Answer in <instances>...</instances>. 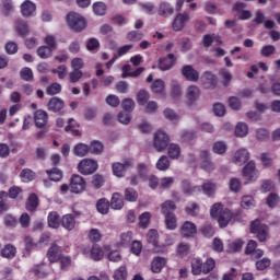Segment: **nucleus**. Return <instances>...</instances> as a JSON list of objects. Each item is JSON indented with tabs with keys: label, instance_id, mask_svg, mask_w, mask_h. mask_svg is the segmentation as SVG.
<instances>
[{
	"label": "nucleus",
	"instance_id": "obj_1",
	"mask_svg": "<svg viewBox=\"0 0 280 280\" xmlns=\"http://www.w3.org/2000/svg\"><path fill=\"white\" fill-rule=\"evenodd\" d=\"M161 208L163 215H165L166 229H168V231H175L177 226L176 214H174V211H176V203L172 200H166L161 205Z\"/></svg>",
	"mask_w": 280,
	"mask_h": 280
},
{
	"label": "nucleus",
	"instance_id": "obj_2",
	"mask_svg": "<svg viewBox=\"0 0 280 280\" xmlns=\"http://www.w3.org/2000/svg\"><path fill=\"white\" fill-rule=\"evenodd\" d=\"M250 233L256 235L259 242H268V240H270V228L261 223L259 219H255L250 222Z\"/></svg>",
	"mask_w": 280,
	"mask_h": 280
},
{
	"label": "nucleus",
	"instance_id": "obj_3",
	"mask_svg": "<svg viewBox=\"0 0 280 280\" xmlns=\"http://www.w3.org/2000/svg\"><path fill=\"white\" fill-rule=\"evenodd\" d=\"M67 23L72 32H82V30L86 28V20L82 15L74 12L67 15Z\"/></svg>",
	"mask_w": 280,
	"mask_h": 280
},
{
	"label": "nucleus",
	"instance_id": "obj_4",
	"mask_svg": "<svg viewBox=\"0 0 280 280\" xmlns=\"http://www.w3.org/2000/svg\"><path fill=\"white\" fill-rule=\"evenodd\" d=\"M97 161L92 159H83L78 164V172L83 174V176H91V174H95L97 172Z\"/></svg>",
	"mask_w": 280,
	"mask_h": 280
},
{
	"label": "nucleus",
	"instance_id": "obj_5",
	"mask_svg": "<svg viewBox=\"0 0 280 280\" xmlns=\"http://www.w3.org/2000/svg\"><path fill=\"white\" fill-rule=\"evenodd\" d=\"M170 145V136L165 131L159 130L154 133L153 148L156 152H164Z\"/></svg>",
	"mask_w": 280,
	"mask_h": 280
},
{
	"label": "nucleus",
	"instance_id": "obj_6",
	"mask_svg": "<svg viewBox=\"0 0 280 280\" xmlns=\"http://www.w3.org/2000/svg\"><path fill=\"white\" fill-rule=\"evenodd\" d=\"M128 167H132V159L128 158L120 162H115L112 165L113 174L114 176H117L118 178H124L126 176V171Z\"/></svg>",
	"mask_w": 280,
	"mask_h": 280
},
{
	"label": "nucleus",
	"instance_id": "obj_7",
	"mask_svg": "<svg viewBox=\"0 0 280 280\" xmlns=\"http://www.w3.org/2000/svg\"><path fill=\"white\" fill-rule=\"evenodd\" d=\"M84 189H86V180H84V177L73 174L70 178L71 194H82Z\"/></svg>",
	"mask_w": 280,
	"mask_h": 280
},
{
	"label": "nucleus",
	"instance_id": "obj_8",
	"mask_svg": "<svg viewBox=\"0 0 280 280\" xmlns=\"http://www.w3.org/2000/svg\"><path fill=\"white\" fill-rule=\"evenodd\" d=\"M198 233V226L191 221H186L179 228V234L185 240H189V237H194Z\"/></svg>",
	"mask_w": 280,
	"mask_h": 280
},
{
	"label": "nucleus",
	"instance_id": "obj_9",
	"mask_svg": "<svg viewBox=\"0 0 280 280\" xmlns=\"http://www.w3.org/2000/svg\"><path fill=\"white\" fill-rule=\"evenodd\" d=\"M200 98V88L197 85H189L186 90V104L187 106H194Z\"/></svg>",
	"mask_w": 280,
	"mask_h": 280
},
{
	"label": "nucleus",
	"instance_id": "obj_10",
	"mask_svg": "<svg viewBox=\"0 0 280 280\" xmlns=\"http://www.w3.org/2000/svg\"><path fill=\"white\" fill-rule=\"evenodd\" d=\"M180 73L183 78H186L188 82H198L200 80V73L194 69V66L186 65L182 68Z\"/></svg>",
	"mask_w": 280,
	"mask_h": 280
},
{
	"label": "nucleus",
	"instance_id": "obj_11",
	"mask_svg": "<svg viewBox=\"0 0 280 280\" xmlns=\"http://www.w3.org/2000/svg\"><path fill=\"white\" fill-rule=\"evenodd\" d=\"M156 13L162 19H170V16H174V5L167 1H161L156 8Z\"/></svg>",
	"mask_w": 280,
	"mask_h": 280
},
{
	"label": "nucleus",
	"instance_id": "obj_12",
	"mask_svg": "<svg viewBox=\"0 0 280 280\" xmlns=\"http://www.w3.org/2000/svg\"><path fill=\"white\" fill-rule=\"evenodd\" d=\"M243 176L247 179V183L257 180V166L255 165V161H250L244 166Z\"/></svg>",
	"mask_w": 280,
	"mask_h": 280
},
{
	"label": "nucleus",
	"instance_id": "obj_13",
	"mask_svg": "<svg viewBox=\"0 0 280 280\" xmlns=\"http://www.w3.org/2000/svg\"><path fill=\"white\" fill-rule=\"evenodd\" d=\"M201 83L205 89H215L218 86V77L211 71H206L201 75Z\"/></svg>",
	"mask_w": 280,
	"mask_h": 280
},
{
	"label": "nucleus",
	"instance_id": "obj_14",
	"mask_svg": "<svg viewBox=\"0 0 280 280\" xmlns=\"http://www.w3.org/2000/svg\"><path fill=\"white\" fill-rule=\"evenodd\" d=\"M174 65H176V58L174 54H168L167 57L159 59L158 68L160 71H170Z\"/></svg>",
	"mask_w": 280,
	"mask_h": 280
},
{
	"label": "nucleus",
	"instance_id": "obj_15",
	"mask_svg": "<svg viewBox=\"0 0 280 280\" xmlns=\"http://www.w3.org/2000/svg\"><path fill=\"white\" fill-rule=\"evenodd\" d=\"M189 13H178L173 20V30L174 32H180L189 21Z\"/></svg>",
	"mask_w": 280,
	"mask_h": 280
},
{
	"label": "nucleus",
	"instance_id": "obj_16",
	"mask_svg": "<svg viewBox=\"0 0 280 280\" xmlns=\"http://www.w3.org/2000/svg\"><path fill=\"white\" fill-rule=\"evenodd\" d=\"M62 257V247L52 244L47 252V258L50 264H56V261H60Z\"/></svg>",
	"mask_w": 280,
	"mask_h": 280
},
{
	"label": "nucleus",
	"instance_id": "obj_17",
	"mask_svg": "<svg viewBox=\"0 0 280 280\" xmlns=\"http://www.w3.org/2000/svg\"><path fill=\"white\" fill-rule=\"evenodd\" d=\"M48 119L49 115L43 109H37L34 113V124L36 128H45V126H47Z\"/></svg>",
	"mask_w": 280,
	"mask_h": 280
},
{
	"label": "nucleus",
	"instance_id": "obj_18",
	"mask_svg": "<svg viewBox=\"0 0 280 280\" xmlns=\"http://www.w3.org/2000/svg\"><path fill=\"white\" fill-rule=\"evenodd\" d=\"M47 108L50 113H60L65 108V101L60 97H51L47 103Z\"/></svg>",
	"mask_w": 280,
	"mask_h": 280
},
{
	"label": "nucleus",
	"instance_id": "obj_19",
	"mask_svg": "<svg viewBox=\"0 0 280 280\" xmlns=\"http://www.w3.org/2000/svg\"><path fill=\"white\" fill-rule=\"evenodd\" d=\"M199 158L201 160V168L205 170V172H213V170H215V165L209 160V151H201Z\"/></svg>",
	"mask_w": 280,
	"mask_h": 280
},
{
	"label": "nucleus",
	"instance_id": "obj_20",
	"mask_svg": "<svg viewBox=\"0 0 280 280\" xmlns=\"http://www.w3.org/2000/svg\"><path fill=\"white\" fill-rule=\"evenodd\" d=\"M250 159V153L248 152L247 149H240L238 151L235 152L233 162L236 165H244Z\"/></svg>",
	"mask_w": 280,
	"mask_h": 280
},
{
	"label": "nucleus",
	"instance_id": "obj_21",
	"mask_svg": "<svg viewBox=\"0 0 280 280\" xmlns=\"http://www.w3.org/2000/svg\"><path fill=\"white\" fill-rule=\"evenodd\" d=\"M165 264H167V260L161 256H156L151 261V271L154 272V275H159L163 268H165Z\"/></svg>",
	"mask_w": 280,
	"mask_h": 280
},
{
	"label": "nucleus",
	"instance_id": "obj_22",
	"mask_svg": "<svg viewBox=\"0 0 280 280\" xmlns=\"http://www.w3.org/2000/svg\"><path fill=\"white\" fill-rule=\"evenodd\" d=\"M21 12L23 16H34L36 14V4L26 0L21 5Z\"/></svg>",
	"mask_w": 280,
	"mask_h": 280
},
{
	"label": "nucleus",
	"instance_id": "obj_23",
	"mask_svg": "<svg viewBox=\"0 0 280 280\" xmlns=\"http://www.w3.org/2000/svg\"><path fill=\"white\" fill-rule=\"evenodd\" d=\"M61 226L66 229V231H73L75 229V217L73 214L62 215Z\"/></svg>",
	"mask_w": 280,
	"mask_h": 280
},
{
	"label": "nucleus",
	"instance_id": "obj_24",
	"mask_svg": "<svg viewBox=\"0 0 280 280\" xmlns=\"http://www.w3.org/2000/svg\"><path fill=\"white\" fill-rule=\"evenodd\" d=\"M47 222L49 229H60L61 219L60 214L57 211H52L48 213Z\"/></svg>",
	"mask_w": 280,
	"mask_h": 280
},
{
	"label": "nucleus",
	"instance_id": "obj_25",
	"mask_svg": "<svg viewBox=\"0 0 280 280\" xmlns=\"http://www.w3.org/2000/svg\"><path fill=\"white\" fill-rule=\"evenodd\" d=\"M218 222L220 229H226V226H229V223L232 222L231 211L229 209L222 210V212L218 215Z\"/></svg>",
	"mask_w": 280,
	"mask_h": 280
},
{
	"label": "nucleus",
	"instance_id": "obj_26",
	"mask_svg": "<svg viewBox=\"0 0 280 280\" xmlns=\"http://www.w3.org/2000/svg\"><path fill=\"white\" fill-rule=\"evenodd\" d=\"M110 208L115 211L124 209V197L119 192H114L109 203Z\"/></svg>",
	"mask_w": 280,
	"mask_h": 280
},
{
	"label": "nucleus",
	"instance_id": "obj_27",
	"mask_svg": "<svg viewBox=\"0 0 280 280\" xmlns=\"http://www.w3.org/2000/svg\"><path fill=\"white\" fill-rule=\"evenodd\" d=\"M171 97L173 100H179L180 97H183V85H180V83L176 80H173L171 82Z\"/></svg>",
	"mask_w": 280,
	"mask_h": 280
},
{
	"label": "nucleus",
	"instance_id": "obj_28",
	"mask_svg": "<svg viewBox=\"0 0 280 280\" xmlns=\"http://www.w3.org/2000/svg\"><path fill=\"white\" fill-rule=\"evenodd\" d=\"M151 90L156 95H162L163 97H165V81H163L162 79H156L151 84Z\"/></svg>",
	"mask_w": 280,
	"mask_h": 280
},
{
	"label": "nucleus",
	"instance_id": "obj_29",
	"mask_svg": "<svg viewBox=\"0 0 280 280\" xmlns=\"http://www.w3.org/2000/svg\"><path fill=\"white\" fill-rule=\"evenodd\" d=\"M74 156H79L80 159L86 156V154H89V152H91V149L89 148L88 144L84 143H78L77 145H74L73 150H72Z\"/></svg>",
	"mask_w": 280,
	"mask_h": 280
},
{
	"label": "nucleus",
	"instance_id": "obj_30",
	"mask_svg": "<svg viewBox=\"0 0 280 280\" xmlns=\"http://www.w3.org/2000/svg\"><path fill=\"white\" fill-rule=\"evenodd\" d=\"M96 209L102 215H106L110 209V201L106 198H102L96 202Z\"/></svg>",
	"mask_w": 280,
	"mask_h": 280
},
{
	"label": "nucleus",
	"instance_id": "obj_31",
	"mask_svg": "<svg viewBox=\"0 0 280 280\" xmlns=\"http://www.w3.org/2000/svg\"><path fill=\"white\" fill-rule=\"evenodd\" d=\"M46 174L48 175L49 180H52L54 183H60V180H62V171L58 167L47 170Z\"/></svg>",
	"mask_w": 280,
	"mask_h": 280
},
{
	"label": "nucleus",
	"instance_id": "obj_32",
	"mask_svg": "<svg viewBox=\"0 0 280 280\" xmlns=\"http://www.w3.org/2000/svg\"><path fill=\"white\" fill-rule=\"evenodd\" d=\"M244 247V241H242V238H237L231 243L228 244V253H240V250H242V248Z\"/></svg>",
	"mask_w": 280,
	"mask_h": 280
},
{
	"label": "nucleus",
	"instance_id": "obj_33",
	"mask_svg": "<svg viewBox=\"0 0 280 280\" xmlns=\"http://www.w3.org/2000/svg\"><path fill=\"white\" fill-rule=\"evenodd\" d=\"M1 257H5V259H13L16 257V247L12 244H8L4 248L1 249Z\"/></svg>",
	"mask_w": 280,
	"mask_h": 280
},
{
	"label": "nucleus",
	"instance_id": "obj_34",
	"mask_svg": "<svg viewBox=\"0 0 280 280\" xmlns=\"http://www.w3.org/2000/svg\"><path fill=\"white\" fill-rule=\"evenodd\" d=\"M191 273L195 277L202 275V259L201 258H192L191 259Z\"/></svg>",
	"mask_w": 280,
	"mask_h": 280
},
{
	"label": "nucleus",
	"instance_id": "obj_35",
	"mask_svg": "<svg viewBox=\"0 0 280 280\" xmlns=\"http://www.w3.org/2000/svg\"><path fill=\"white\" fill-rule=\"evenodd\" d=\"M167 154L170 159H173V160L180 159V145L176 143L168 144Z\"/></svg>",
	"mask_w": 280,
	"mask_h": 280
},
{
	"label": "nucleus",
	"instance_id": "obj_36",
	"mask_svg": "<svg viewBox=\"0 0 280 280\" xmlns=\"http://www.w3.org/2000/svg\"><path fill=\"white\" fill-rule=\"evenodd\" d=\"M38 208V196L31 194L26 201V211H36Z\"/></svg>",
	"mask_w": 280,
	"mask_h": 280
},
{
	"label": "nucleus",
	"instance_id": "obj_37",
	"mask_svg": "<svg viewBox=\"0 0 280 280\" xmlns=\"http://www.w3.org/2000/svg\"><path fill=\"white\" fill-rule=\"evenodd\" d=\"M124 198L127 200V202H137V199L139 198V192L135 190V188L128 187L125 189Z\"/></svg>",
	"mask_w": 280,
	"mask_h": 280
},
{
	"label": "nucleus",
	"instance_id": "obj_38",
	"mask_svg": "<svg viewBox=\"0 0 280 280\" xmlns=\"http://www.w3.org/2000/svg\"><path fill=\"white\" fill-rule=\"evenodd\" d=\"M104 258V250L98 245H93L91 249V259L100 261Z\"/></svg>",
	"mask_w": 280,
	"mask_h": 280
},
{
	"label": "nucleus",
	"instance_id": "obj_39",
	"mask_svg": "<svg viewBox=\"0 0 280 280\" xmlns=\"http://www.w3.org/2000/svg\"><path fill=\"white\" fill-rule=\"evenodd\" d=\"M260 162L261 165L266 168L272 167V163H275V158L272 156V153H261Z\"/></svg>",
	"mask_w": 280,
	"mask_h": 280
},
{
	"label": "nucleus",
	"instance_id": "obj_40",
	"mask_svg": "<svg viewBox=\"0 0 280 280\" xmlns=\"http://www.w3.org/2000/svg\"><path fill=\"white\" fill-rule=\"evenodd\" d=\"M20 177L22 178L23 183H32V180L36 178V173L30 168H24L21 172Z\"/></svg>",
	"mask_w": 280,
	"mask_h": 280
},
{
	"label": "nucleus",
	"instance_id": "obj_41",
	"mask_svg": "<svg viewBox=\"0 0 280 280\" xmlns=\"http://www.w3.org/2000/svg\"><path fill=\"white\" fill-rule=\"evenodd\" d=\"M215 268V260L213 258H208L205 262H202L201 272L203 275H209Z\"/></svg>",
	"mask_w": 280,
	"mask_h": 280
},
{
	"label": "nucleus",
	"instance_id": "obj_42",
	"mask_svg": "<svg viewBox=\"0 0 280 280\" xmlns=\"http://www.w3.org/2000/svg\"><path fill=\"white\" fill-rule=\"evenodd\" d=\"M10 203H8V192L5 190L0 191V211L3 213L9 211Z\"/></svg>",
	"mask_w": 280,
	"mask_h": 280
},
{
	"label": "nucleus",
	"instance_id": "obj_43",
	"mask_svg": "<svg viewBox=\"0 0 280 280\" xmlns=\"http://www.w3.org/2000/svg\"><path fill=\"white\" fill-rule=\"evenodd\" d=\"M170 167V159L166 155H162L156 162V168L160 172H167Z\"/></svg>",
	"mask_w": 280,
	"mask_h": 280
},
{
	"label": "nucleus",
	"instance_id": "obj_44",
	"mask_svg": "<svg viewBox=\"0 0 280 280\" xmlns=\"http://www.w3.org/2000/svg\"><path fill=\"white\" fill-rule=\"evenodd\" d=\"M280 202V197L278 194L276 192H271L269 194V196L266 199V205L270 208V209H275V207H277V205H279Z\"/></svg>",
	"mask_w": 280,
	"mask_h": 280
},
{
	"label": "nucleus",
	"instance_id": "obj_45",
	"mask_svg": "<svg viewBox=\"0 0 280 280\" xmlns=\"http://www.w3.org/2000/svg\"><path fill=\"white\" fill-rule=\"evenodd\" d=\"M191 249V246L187 243H179L176 248V253L179 257H187L189 255V250Z\"/></svg>",
	"mask_w": 280,
	"mask_h": 280
},
{
	"label": "nucleus",
	"instance_id": "obj_46",
	"mask_svg": "<svg viewBox=\"0 0 280 280\" xmlns=\"http://www.w3.org/2000/svg\"><path fill=\"white\" fill-rule=\"evenodd\" d=\"M200 233H201L205 237H213V235H215V230L213 229V225H211V223H205V224L200 228Z\"/></svg>",
	"mask_w": 280,
	"mask_h": 280
},
{
	"label": "nucleus",
	"instance_id": "obj_47",
	"mask_svg": "<svg viewBox=\"0 0 280 280\" xmlns=\"http://www.w3.org/2000/svg\"><path fill=\"white\" fill-rule=\"evenodd\" d=\"M62 92V85L58 82H55L47 86L46 94L47 95H58Z\"/></svg>",
	"mask_w": 280,
	"mask_h": 280
},
{
	"label": "nucleus",
	"instance_id": "obj_48",
	"mask_svg": "<svg viewBox=\"0 0 280 280\" xmlns=\"http://www.w3.org/2000/svg\"><path fill=\"white\" fill-rule=\"evenodd\" d=\"M148 100H150V93L145 90H140L137 94V102L140 106H145L148 104Z\"/></svg>",
	"mask_w": 280,
	"mask_h": 280
},
{
	"label": "nucleus",
	"instance_id": "obj_49",
	"mask_svg": "<svg viewBox=\"0 0 280 280\" xmlns=\"http://www.w3.org/2000/svg\"><path fill=\"white\" fill-rule=\"evenodd\" d=\"M241 207L242 209H253L255 207V198L253 196H243Z\"/></svg>",
	"mask_w": 280,
	"mask_h": 280
},
{
	"label": "nucleus",
	"instance_id": "obj_50",
	"mask_svg": "<svg viewBox=\"0 0 280 280\" xmlns=\"http://www.w3.org/2000/svg\"><path fill=\"white\" fill-rule=\"evenodd\" d=\"M272 264V260L270 258L265 257L261 259H258L255 262L256 270H266V268H270V265Z\"/></svg>",
	"mask_w": 280,
	"mask_h": 280
},
{
	"label": "nucleus",
	"instance_id": "obj_51",
	"mask_svg": "<svg viewBox=\"0 0 280 280\" xmlns=\"http://www.w3.org/2000/svg\"><path fill=\"white\" fill-rule=\"evenodd\" d=\"M229 188L233 194H237L242 189V182L237 177L231 178L229 182Z\"/></svg>",
	"mask_w": 280,
	"mask_h": 280
},
{
	"label": "nucleus",
	"instance_id": "obj_52",
	"mask_svg": "<svg viewBox=\"0 0 280 280\" xmlns=\"http://www.w3.org/2000/svg\"><path fill=\"white\" fill-rule=\"evenodd\" d=\"M89 149L92 154H102L104 152V144L100 141H93Z\"/></svg>",
	"mask_w": 280,
	"mask_h": 280
},
{
	"label": "nucleus",
	"instance_id": "obj_53",
	"mask_svg": "<svg viewBox=\"0 0 280 280\" xmlns=\"http://www.w3.org/2000/svg\"><path fill=\"white\" fill-rule=\"evenodd\" d=\"M16 32L19 36H27L30 34V26L23 21H19L16 24Z\"/></svg>",
	"mask_w": 280,
	"mask_h": 280
},
{
	"label": "nucleus",
	"instance_id": "obj_54",
	"mask_svg": "<svg viewBox=\"0 0 280 280\" xmlns=\"http://www.w3.org/2000/svg\"><path fill=\"white\" fill-rule=\"evenodd\" d=\"M20 78L24 80V82H32L34 80V72L30 68H23L20 71Z\"/></svg>",
	"mask_w": 280,
	"mask_h": 280
},
{
	"label": "nucleus",
	"instance_id": "obj_55",
	"mask_svg": "<svg viewBox=\"0 0 280 280\" xmlns=\"http://www.w3.org/2000/svg\"><path fill=\"white\" fill-rule=\"evenodd\" d=\"M236 137H246L248 135V125L245 122H238L235 127Z\"/></svg>",
	"mask_w": 280,
	"mask_h": 280
},
{
	"label": "nucleus",
	"instance_id": "obj_56",
	"mask_svg": "<svg viewBox=\"0 0 280 280\" xmlns=\"http://www.w3.org/2000/svg\"><path fill=\"white\" fill-rule=\"evenodd\" d=\"M151 218H152V215L150 214V212H143L142 214H140V217H139L140 229H148Z\"/></svg>",
	"mask_w": 280,
	"mask_h": 280
},
{
	"label": "nucleus",
	"instance_id": "obj_57",
	"mask_svg": "<svg viewBox=\"0 0 280 280\" xmlns=\"http://www.w3.org/2000/svg\"><path fill=\"white\" fill-rule=\"evenodd\" d=\"M114 279L115 280H126V279H128V270L126 269V266L119 267L114 272Z\"/></svg>",
	"mask_w": 280,
	"mask_h": 280
},
{
	"label": "nucleus",
	"instance_id": "obj_58",
	"mask_svg": "<svg viewBox=\"0 0 280 280\" xmlns=\"http://www.w3.org/2000/svg\"><path fill=\"white\" fill-rule=\"evenodd\" d=\"M201 189L206 196H213L215 194V184L207 182L201 185Z\"/></svg>",
	"mask_w": 280,
	"mask_h": 280
},
{
	"label": "nucleus",
	"instance_id": "obj_59",
	"mask_svg": "<svg viewBox=\"0 0 280 280\" xmlns=\"http://www.w3.org/2000/svg\"><path fill=\"white\" fill-rule=\"evenodd\" d=\"M93 12L96 14V16H104V14H106V4L104 2L94 3Z\"/></svg>",
	"mask_w": 280,
	"mask_h": 280
},
{
	"label": "nucleus",
	"instance_id": "obj_60",
	"mask_svg": "<svg viewBox=\"0 0 280 280\" xmlns=\"http://www.w3.org/2000/svg\"><path fill=\"white\" fill-rule=\"evenodd\" d=\"M52 52H54V50L51 48H49L48 46H40L37 49V55L39 56V58H43L44 60L47 58H50Z\"/></svg>",
	"mask_w": 280,
	"mask_h": 280
},
{
	"label": "nucleus",
	"instance_id": "obj_61",
	"mask_svg": "<svg viewBox=\"0 0 280 280\" xmlns=\"http://www.w3.org/2000/svg\"><path fill=\"white\" fill-rule=\"evenodd\" d=\"M147 242L152 246L159 244V232L156 230H150L147 234Z\"/></svg>",
	"mask_w": 280,
	"mask_h": 280
},
{
	"label": "nucleus",
	"instance_id": "obj_62",
	"mask_svg": "<svg viewBox=\"0 0 280 280\" xmlns=\"http://www.w3.org/2000/svg\"><path fill=\"white\" fill-rule=\"evenodd\" d=\"M275 51H277V48L272 45H266L262 46L260 49V55L264 58H270V56H272V54H275Z\"/></svg>",
	"mask_w": 280,
	"mask_h": 280
},
{
	"label": "nucleus",
	"instance_id": "obj_63",
	"mask_svg": "<svg viewBox=\"0 0 280 280\" xmlns=\"http://www.w3.org/2000/svg\"><path fill=\"white\" fill-rule=\"evenodd\" d=\"M121 108L126 113H132V110H135V101L132 98H125L121 102Z\"/></svg>",
	"mask_w": 280,
	"mask_h": 280
},
{
	"label": "nucleus",
	"instance_id": "obj_64",
	"mask_svg": "<svg viewBox=\"0 0 280 280\" xmlns=\"http://www.w3.org/2000/svg\"><path fill=\"white\" fill-rule=\"evenodd\" d=\"M212 152H214V154H224V152H226V143L222 141L215 142L212 147Z\"/></svg>",
	"mask_w": 280,
	"mask_h": 280
}]
</instances>
